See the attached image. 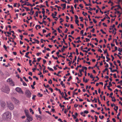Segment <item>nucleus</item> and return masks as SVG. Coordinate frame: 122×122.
I'll return each mask as SVG.
<instances>
[{
    "label": "nucleus",
    "mask_w": 122,
    "mask_h": 122,
    "mask_svg": "<svg viewBox=\"0 0 122 122\" xmlns=\"http://www.w3.org/2000/svg\"><path fill=\"white\" fill-rule=\"evenodd\" d=\"M11 113L10 112L7 111L3 114L2 118L4 120L8 121L10 120L11 118Z\"/></svg>",
    "instance_id": "nucleus-1"
},
{
    "label": "nucleus",
    "mask_w": 122,
    "mask_h": 122,
    "mask_svg": "<svg viewBox=\"0 0 122 122\" xmlns=\"http://www.w3.org/2000/svg\"><path fill=\"white\" fill-rule=\"evenodd\" d=\"M7 107L10 110H12L14 108V105L10 102H7Z\"/></svg>",
    "instance_id": "nucleus-2"
},
{
    "label": "nucleus",
    "mask_w": 122,
    "mask_h": 122,
    "mask_svg": "<svg viewBox=\"0 0 122 122\" xmlns=\"http://www.w3.org/2000/svg\"><path fill=\"white\" fill-rule=\"evenodd\" d=\"M1 90L3 92L8 94L9 93L10 90L8 87L5 86H3Z\"/></svg>",
    "instance_id": "nucleus-3"
},
{
    "label": "nucleus",
    "mask_w": 122,
    "mask_h": 122,
    "mask_svg": "<svg viewBox=\"0 0 122 122\" xmlns=\"http://www.w3.org/2000/svg\"><path fill=\"white\" fill-rule=\"evenodd\" d=\"M25 114L26 117H27V119L25 120V122H30V121L32 120V118L31 117L30 115H29L28 112H25Z\"/></svg>",
    "instance_id": "nucleus-4"
},
{
    "label": "nucleus",
    "mask_w": 122,
    "mask_h": 122,
    "mask_svg": "<svg viewBox=\"0 0 122 122\" xmlns=\"http://www.w3.org/2000/svg\"><path fill=\"white\" fill-rule=\"evenodd\" d=\"M25 93L26 96L27 98H29L31 97V93L29 90H26Z\"/></svg>",
    "instance_id": "nucleus-5"
},
{
    "label": "nucleus",
    "mask_w": 122,
    "mask_h": 122,
    "mask_svg": "<svg viewBox=\"0 0 122 122\" xmlns=\"http://www.w3.org/2000/svg\"><path fill=\"white\" fill-rule=\"evenodd\" d=\"M7 81L9 82L10 85L13 86H15L14 82L11 78H9L7 80Z\"/></svg>",
    "instance_id": "nucleus-6"
},
{
    "label": "nucleus",
    "mask_w": 122,
    "mask_h": 122,
    "mask_svg": "<svg viewBox=\"0 0 122 122\" xmlns=\"http://www.w3.org/2000/svg\"><path fill=\"white\" fill-rule=\"evenodd\" d=\"M11 99L12 101H13L15 103L17 104H19L20 102L18 100L16 99L14 97H12Z\"/></svg>",
    "instance_id": "nucleus-7"
},
{
    "label": "nucleus",
    "mask_w": 122,
    "mask_h": 122,
    "mask_svg": "<svg viewBox=\"0 0 122 122\" xmlns=\"http://www.w3.org/2000/svg\"><path fill=\"white\" fill-rule=\"evenodd\" d=\"M16 91L19 93L23 94V91H22L21 88L19 87H17L15 88Z\"/></svg>",
    "instance_id": "nucleus-8"
},
{
    "label": "nucleus",
    "mask_w": 122,
    "mask_h": 122,
    "mask_svg": "<svg viewBox=\"0 0 122 122\" xmlns=\"http://www.w3.org/2000/svg\"><path fill=\"white\" fill-rule=\"evenodd\" d=\"M117 6L118 7V8H117V9H114V10H115L116 11H117V10H118L119 9H122L121 7H120V5H116L115 6H112L111 8V10H112L113 9V8L115 7H117Z\"/></svg>",
    "instance_id": "nucleus-9"
},
{
    "label": "nucleus",
    "mask_w": 122,
    "mask_h": 122,
    "mask_svg": "<svg viewBox=\"0 0 122 122\" xmlns=\"http://www.w3.org/2000/svg\"><path fill=\"white\" fill-rule=\"evenodd\" d=\"M113 95V93L112 92H111L110 94V96H109V97H110L112 99V101L115 102L116 101V100L115 99V97H112V96Z\"/></svg>",
    "instance_id": "nucleus-10"
},
{
    "label": "nucleus",
    "mask_w": 122,
    "mask_h": 122,
    "mask_svg": "<svg viewBox=\"0 0 122 122\" xmlns=\"http://www.w3.org/2000/svg\"><path fill=\"white\" fill-rule=\"evenodd\" d=\"M1 106L3 107H4L6 105V103L5 102L3 101H1L0 102Z\"/></svg>",
    "instance_id": "nucleus-11"
},
{
    "label": "nucleus",
    "mask_w": 122,
    "mask_h": 122,
    "mask_svg": "<svg viewBox=\"0 0 122 122\" xmlns=\"http://www.w3.org/2000/svg\"><path fill=\"white\" fill-rule=\"evenodd\" d=\"M79 71L80 73V74L81 75H79V74L78 73V76L81 77V76L82 75V71H83V72H84L83 69H82V70H79Z\"/></svg>",
    "instance_id": "nucleus-12"
},
{
    "label": "nucleus",
    "mask_w": 122,
    "mask_h": 122,
    "mask_svg": "<svg viewBox=\"0 0 122 122\" xmlns=\"http://www.w3.org/2000/svg\"><path fill=\"white\" fill-rule=\"evenodd\" d=\"M68 46H63V48L61 49V51L62 52H64V51L65 50V48H67Z\"/></svg>",
    "instance_id": "nucleus-13"
},
{
    "label": "nucleus",
    "mask_w": 122,
    "mask_h": 122,
    "mask_svg": "<svg viewBox=\"0 0 122 122\" xmlns=\"http://www.w3.org/2000/svg\"><path fill=\"white\" fill-rule=\"evenodd\" d=\"M106 18L108 19H110V18L108 16H107V17L105 16V17L102 19L101 20V21H104V20H105Z\"/></svg>",
    "instance_id": "nucleus-14"
},
{
    "label": "nucleus",
    "mask_w": 122,
    "mask_h": 122,
    "mask_svg": "<svg viewBox=\"0 0 122 122\" xmlns=\"http://www.w3.org/2000/svg\"><path fill=\"white\" fill-rule=\"evenodd\" d=\"M109 79L110 80V81L109 82V85L111 86H112V85L111 83V82L112 81V77L111 76H110V78H109Z\"/></svg>",
    "instance_id": "nucleus-15"
},
{
    "label": "nucleus",
    "mask_w": 122,
    "mask_h": 122,
    "mask_svg": "<svg viewBox=\"0 0 122 122\" xmlns=\"http://www.w3.org/2000/svg\"><path fill=\"white\" fill-rule=\"evenodd\" d=\"M91 100L92 101V102H93L94 101H95L94 102L95 103H96L97 102V99L95 97L94 98V99L93 100H92V99H91Z\"/></svg>",
    "instance_id": "nucleus-16"
},
{
    "label": "nucleus",
    "mask_w": 122,
    "mask_h": 122,
    "mask_svg": "<svg viewBox=\"0 0 122 122\" xmlns=\"http://www.w3.org/2000/svg\"><path fill=\"white\" fill-rule=\"evenodd\" d=\"M37 96L39 97H42L43 96V95L42 94H41L40 93H39L37 94Z\"/></svg>",
    "instance_id": "nucleus-17"
},
{
    "label": "nucleus",
    "mask_w": 122,
    "mask_h": 122,
    "mask_svg": "<svg viewBox=\"0 0 122 122\" xmlns=\"http://www.w3.org/2000/svg\"><path fill=\"white\" fill-rule=\"evenodd\" d=\"M110 86H110L109 85L108 86H107V87H108V90H109L111 91H112V89L111 88H110Z\"/></svg>",
    "instance_id": "nucleus-18"
},
{
    "label": "nucleus",
    "mask_w": 122,
    "mask_h": 122,
    "mask_svg": "<svg viewBox=\"0 0 122 122\" xmlns=\"http://www.w3.org/2000/svg\"><path fill=\"white\" fill-rule=\"evenodd\" d=\"M77 58V57L76 56H75V58L74 60L73 61L72 63V64H73L75 62V61L76 60Z\"/></svg>",
    "instance_id": "nucleus-19"
},
{
    "label": "nucleus",
    "mask_w": 122,
    "mask_h": 122,
    "mask_svg": "<svg viewBox=\"0 0 122 122\" xmlns=\"http://www.w3.org/2000/svg\"><path fill=\"white\" fill-rule=\"evenodd\" d=\"M78 93L77 92H73L72 95V97H74V95H77L78 94Z\"/></svg>",
    "instance_id": "nucleus-20"
},
{
    "label": "nucleus",
    "mask_w": 122,
    "mask_h": 122,
    "mask_svg": "<svg viewBox=\"0 0 122 122\" xmlns=\"http://www.w3.org/2000/svg\"><path fill=\"white\" fill-rule=\"evenodd\" d=\"M47 69H48L50 71H53L54 70L52 69L51 68H50L49 67H47Z\"/></svg>",
    "instance_id": "nucleus-21"
},
{
    "label": "nucleus",
    "mask_w": 122,
    "mask_h": 122,
    "mask_svg": "<svg viewBox=\"0 0 122 122\" xmlns=\"http://www.w3.org/2000/svg\"><path fill=\"white\" fill-rule=\"evenodd\" d=\"M33 10V8H31V9L30 11V13L32 12L31 15H33L34 14V11H33L32 10Z\"/></svg>",
    "instance_id": "nucleus-22"
},
{
    "label": "nucleus",
    "mask_w": 122,
    "mask_h": 122,
    "mask_svg": "<svg viewBox=\"0 0 122 122\" xmlns=\"http://www.w3.org/2000/svg\"><path fill=\"white\" fill-rule=\"evenodd\" d=\"M98 0H96V2L94 1L93 0L92 1V2L93 4H94L95 3H96L97 4H99V3L98 2H97V1Z\"/></svg>",
    "instance_id": "nucleus-23"
},
{
    "label": "nucleus",
    "mask_w": 122,
    "mask_h": 122,
    "mask_svg": "<svg viewBox=\"0 0 122 122\" xmlns=\"http://www.w3.org/2000/svg\"><path fill=\"white\" fill-rule=\"evenodd\" d=\"M23 8L25 9H26V11H29L30 10V9H29V8H28V7H24Z\"/></svg>",
    "instance_id": "nucleus-24"
},
{
    "label": "nucleus",
    "mask_w": 122,
    "mask_h": 122,
    "mask_svg": "<svg viewBox=\"0 0 122 122\" xmlns=\"http://www.w3.org/2000/svg\"><path fill=\"white\" fill-rule=\"evenodd\" d=\"M115 107L116 108V109H115V108L114 107V109L115 110L116 112H117V111L118 109V106H116Z\"/></svg>",
    "instance_id": "nucleus-25"
},
{
    "label": "nucleus",
    "mask_w": 122,
    "mask_h": 122,
    "mask_svg": "<svg viewBox=\"0 0 122 122\" xmlns=\"http://www.w3.org/2000/svg\"><path fill=\"white\" fill-rule=\"evenodd\" d=\"M117 39H113V42H114V41H115V42L116 44L117 45H118V43L117 41Z\"/></svg>",
    "instance_id": "nucleus-26"
},
{
    "label": "nucleus",
    "mask_w": 122,
    "mask_h": 122,
    "mask_svg": "<svg viewBox=\"0 0 122 122\" xmlns=\"http://www.w3.org/2000/svg\"><path fill=\"white\" fill-rule=\"evenodd\" d=\"M108 69L107 68H105L104 69V70L102 71L104 73L106 71H107V70H108Z\"/></svg>",
    "instance_id": "nucleus-27"
},
{
    "label": "nucleus",
    "mask_w": 122,
    "mask_h": 122,
    "mask_svg": "<svg viewBox=\"0 0 122 122\" xmlns=\"http://www.w3.org/2000/svg\"><path fill=\"white\" fill-rule=\"evenodd\" d=\"M76 54L78 55L79 54V53L78 52V50L77 48L76 49Z\"/></svg>",
    "instance_id": "nucleus-28"
},
{
    "label": "nucleus",
    "mask_w": 122,
    "mask_h": 122,
    "mask_svg": "<svg viewBox=\"0 0 122 122\" xmlns=\"http://www.w3.org/2000/svg\"><path fill=\"white\" fill-rule=\"evenodd\" d=\"M82 69H85L86 71L87 70V67H86L85 66H82Z\"/></svg>",
    "instance_id": "nucleus-29"
},
{
    "label": "nucleus",
    "mask_w": 122,
    "mask_h": 122,
    "mask_svg": "<svg viewBox=\"0 0 122 122\" xmlns=\"http://www.w3.org/2000/svg\"><path fill=\"white\" fill-rule=\"evenodd\" d=\"M118 51L120 52H122V49H121L119 47L118 48Z\"/></svg>",
    "instance_id": "nucleus-30"
},
{
    "label": "nucleus",
    "mask_w": 122,
    "mask_h": 122,
    "mask_svg": "<svg viewBox=\"0 0 122 122\" xmlns=\"http://www.w3.org/2000/svg\"><path fill=\"white\" fill-rule=\"evenodd\" d=\"M72 79V77L71 76H70L69 77V78L68 79L67 81H70L71 79Z\"/></svg>",
    "instance_id": "nucleus-31"
},
{
    "label": "nucleus",
    "mask_w": 122,
    "mask_h": 122,
    "mask_svg": "<svg viewBox=\"0 0 122 122\" xmlns=\"http://www.w3.org/2000/svg\"><path fill=\"white\" fill-rule=\"evenodd\" d=\"M94 117H95V122H97V117L96 115H95L94 116Z\"/></svg>",
    "instance_id": "nucleus-32"
},
{
    "label": "nucleus",
    "mask_w": 122,
    "mask_h": 122,
    "mask_svg": "<svg viewBox=\"0 0 122 122\" xmlns=\"http://www.w3.org/2000/svg\"><path fill=\"white\" fill-rule=\"evenodd\" d=\"M106 58L107 59V60H106V61L107 62H108V61L110 60V59L107 56H106Z\"/></svg>",
    "instance_id": "nucleus-33"
},
{
    "label": "nucleus",
    "mask_w": 122,
    "mask_h": 122,
    "mask_svg": "<svg viewBox=\"0 0 122 122\" xmlns=\"http://www.w3.org/2000/svg\"><path fill=\"white\" fill-rule=\"evenodd\" d=\"M100 31L102 32V33L103 34H106V33L102 29H101Z\"/></svg>",
    "instance_id": "nucleus-34"
},
{
    "label": "nucleus",
    "mask_w": 122,
    "mask_h": 122,
    "mask_svg": "<svg viewBox=\"0 0 122 122\" xmlns=\"http://www.w3.org/2000/svg\"><path fill=\"white\" fill-rule=\"evenodd\" d=\"M23 78L25 80L27 81V82H28V79H26V78L25 77V76H24L23 77Z\"/></svg>",
    "instance_id": "nucleus-35"
},
{
    "label": "nucleus",
    "mask_w": 122,
    "mask_h": 122,
    "mask_svg": "<svg viewBox=\"0 0 122 122\" xmlns=\"http://www.w3.org/2000/svg\"><path fill=\"white\" fill-rule=\"evenodd\" d=\"M30 112H32V114H34V112H33L31 108L30 109Z\"/></svg>",
    "instance_id": "nucleus-36"
},
{
    "label": "nucleus",
    "mask_w": 122,
    "mask_h": 122,
    "mask_svg": "<svg viewBox=\"0 0 122 122\" xmlns=\"http://www.w3.org/2000/svg\"><path fill=\"white\" fill-rule=\"evenodd\" d=\"M108 83H107L104 84V89H105L106 88V86L107 85Z\"/></svg>",
    "instance_id": "nucleus-37"
},
{
    "label": "nucleus",
    "mask_w": 122,
    "mask_h": 122,
    "mask_svg": "<svg viewBox=\"0 0 122 122\" xmlns=\"http://www.w3.org/2000/svg\"><path fill=\"white\" fill-rule=\"evenodd\" d=\"M57 30H58V32L59 33H60L62 32V31L59 28H58Z\"/></svg>",
    "instance_id": "nucleus-38"
},
{
    "label": "nucleus",
    "mask_w": 122,
    "mask_h": 122,
    "mask_svg": "<svg viewBox=\"0 0 122 122\" xmlns=\"http://www.w3.org/2000/svg\"><path fill=\"white\" fill-rule=\"evenodd\" d=\"M38 110L39 112V113L40 114H41V109L40 107H38Z\"/></svg>",
    "instance_id": "nucleus-39"
},
{
    "label": "nucleus",
    "mask_w": 122,
    "mask_h": 122,
    "mask_svg": "<svg viewBox=\"0 0 122 122\" xmlns=\"http://www.w3.org/2000/svg\"><path fill=\"white\" fill-rule=\"evenodd\" d=\"M36 97V95H33L32 97V99L33 100H35V98Z\"/></svg>",
    "instance_id": "nucleus-40"
},
{
    "label": "nucleus",
    "mask_w": 122,
    "mask_h": 122,
    "mask_svg": "<svg viewBox=\"0 0 122 122\" xmlns=\"http://www.w3.org/2000/svg\"><path fill=\"white\" fill-rule=\"evenodd\" d=\"M80 33L81 34H82V35L83 36H84V35H83V30H82L81 31Z\"/></svg>",
    "instance_id": "nucleus-41"
},
{
    "label": "nucleus",
    "mask_w": 122,
    "mask_h": 122,
    "mask_svg": "<svg viewBox=\"0 0 122 122\" xmlns=\"http://www.w3.org/2000/svg\"><path fill=\"white\" fill-rule=\"evenodd\" d=\"M51 34V33H49L47 35H46V37H47L48 36H49L50 37H51L50 34Z\"/></svg>",
    "instance_id": "nucleus-42"
},
{
    "label": "nucleus",
    "mask_w": 122,
    "mask_h": 122,
    "mask_svg": "<svg viewBox=\"0 0 122 122\" xmlns=\"http://www.w3.org/2000/svg\"><path fill=\"white\" fill-rule=\"evenodd\" d=\"M60 94H61V95L62 96V97L63 98L65 96H64V94L63 92H61V93H60Z\"/></svg>",
    "instance_id": "nucleus-43"
},
{
    "label": "nucleus",
    "mask_w": 122,
    "mask_h": 122,
    "mask_svg": "<svg viewBox=\"0 0 122 122\" xmlns=\"http://www.w3.org/2000/svg\"><path fill=\"white\" fill-rule=\"evenodd\" d=\"M84 113L88 114L89 113V112L88 111L85 110L84 111Z\"/></svg>",
    "instance_id": "nucleus-44"
},
{
    "label": "nucleus",
    "mask_w": 122,
    "mask_h": 122,
    "mask_svg": "<svg viewBox=\"0 0 122 122\" xmlns=\"http://www.w3.org/2000/svg\"><path fill=\"white\" fill-rule=\"evenodd\" d=\"M41 59V57H39L37 59V61L38 62H39L40 61V60Z\"/></svg>",
    "instance_id": "nucleus-45"
},
{
    "label": "nucleus",
    "mask_w": 122,
    "mask_h": 122,
    "mask_svg": "<svg viewBox=\"0 0 122 122\" xmlns=\"http://www.w3.org/2000/svg\"><path fill=\"white\" fill-rule=\"evenodd\" d=\"M75 16L76 18V20H78L77 19H78V18L77 16L76 15H75Z\"/></svg>",
    "instance_id": "nucleus-46"
},
{
    "label": "nucleus",
    "mask_w": 122,
    "mask_h": 122,
    "mask_svg": "<svg viewBox=\"0 0 122 122\" xmlns=\"http://www.w3.org/2000/svg\"><path fill=\"white\" fill-rule=\"evenodd\" d=\"M30 52H28L26 53L25 54V56H28L27 55H28V54Z\"/></svg>",
    "instance_id": "nucleus-47"
},
{
    "label": "nucleus",
    "mask_w": 122,
    "mask_h": 122,
    "mask_svg": "<svg viewBox=\"0 0 122 122\" xmlns=\"http://www.w3.org/2000/svg\"><path fill=\"white\" fill-rule=\"evenodd\" d=\"M63 41L64 42V43L66 45H67V43H65V41L64 39H63Z\"/></svg>",
    "instance_id": "nucleus-48"
},
{
    "label": "nucleus",
    "mask_w": 122,
    "mask_h": 122,
    "mask_svg": "<svg viewBox=\"0 0 122 122\" xmlns=\"http://www.w3.org/2000/svg\"><path fill=\"white\" fill-rule=\"evenodd\" d=\"M85 39L86 40V42H88V41H90V39H88L87 38H86Z\"/></svg>",
    "instance_id": "nucleus-49"
},
{
    "label": "nucleus",
    "mask_w": 122,
    "mask_h": 122,
    "mask_svg": "<svg viewBox=\"0 0 122 122\" xmlns=\"http://www.w3.org/2000/svg\"><path fill=\"white\" fill-rule=\"evenodd\" d=\"M39 7H40V8H41L42 7H45V6L44 5H41L40 6H39Z\"/></svg>",
    "instance_id": "nucleus-50"
},
{
    "label": "nucleus",
    "mask_w": 122,
    "mask_h": 122,
    "mask_svg": "<svg viewBox=\"0 0 122 122\" xmlns=\"http://www.w3.org/2000/svg\"><path fill=\"white\" fill-rule=\"evenodd\" d=\"M27 18L28 19V20H30V19H32V17L31 16H30V19H28V17H27Z\"/></svg>",
    "instance_id": "nucleus-51"
},
{
    "label": "nucleus",
    "mask_w": 122,
    "mask_h": 122,
    "mask_svg": "<svg viewBox=\"0 0 122 122\" xmlns=\"http://www.w3.org/2000/svg\"><path fill=\"white\" fill-rule=\"evenodd\" d=\"M3 47L5 49V50H6V49H7V48L6 47V46L5 45H4L3 46Z\"/></svg>",
    "instance_id": "nucleus-52"
},
{
    "label": "nucleus",
    "mask_w": 122,
    "mask_h": 122,
    "mask_svg": "<svg viewBox=\"0 0 122 122\" xmlns=\"http://www.w3.org/2000/svg\"><path fill=\"white\" fill-rule=\"evenodd\" d=\"M48 83L49 84H51L52 83V81L50 79L49 81H48Z\"/></svg>",
    "instance_id": "nucleus-53"
},
{
    "label": "nucleus",
    "mask_w": 122,
    "mask_h": 122,
    "mask_svg": "<svg viewBox=\"0 0 122 122\" xmlns=\"http://www.w3.org/2000/svg\"><path fill=\"white\" fill-rule=\"evenodd\" d=\"M23 85L24 86H27V84L24 81L23 82Z\"/></svg>",
    "instance_id": "nucleus-54"
},
{
    "label": "nucleus",
    "mask_w": 122,
    "mask_h": 122,
    "mask_svg": "<svg viewBox=\"0 0 122 122\" xmlns=\"http://www.w3.org/2000/svg\"><path fill=\"white\" fill-rule=\"evenodd\" d=\"M46 3V5L47 6L49 7V5H48V1H45Z\"/></svg>",
    "instance_id": "nucleus-55"
},
{
    "label": "nucleus",
    "mask_w": 122,
    "mask_h": 122,
    "mask_svg": "<svg viewBox=\"0 0 122 122\" xmlns=\"http://www.w3.org/2000/svg\"><path fill=\"white\" fill-rule=\"evenodd\" d=\"M55 6V7H57L58 9H59V8L61 9V7H60V6H58L57 5H56Z\"/></svg>",
    "instance_id": "nucleus-56"
},
{
    "label": "nucleus",
    "mask_w": 122,
    "mask_h": 122,
    "mask_svg": "<svg viewBox=\"0 0 122 122\" xmlns=\"http://www.w3.org/2000/svg\"><path fill=\"white\" fill-rule=\"evenodd\" d=\"M111 57L112 58V61H113V60H114V57L113 56V55H111Z\"/></svg>",
    "instance_id": "nucleus-57"
},
{
    "label": "nucleus",
    "mask_w": 122,
    "mask_h": 122,
    "mask_svg": "<svg viewBox=\"0 0 122 122\" xmlns=\"http://www.w3.org/2000/svg\"><path fill=\"white\" fill-rule=\"evenodd\" d=\"M38 12L37 11L36 12L35 14H36V17L38 16Z\"/></svg>",
    "instance_id": "nucleus-58"
},
{
    "label": "nucleus",
    "mask_w": 122,
    "mask_h": 122,
    "mask_svg": "<svg viewBox=\"0 0 122 122\" xmlns=\"http://www.w3.org/2000/svg\"><path fill=\"white\" fill-rule=\"evenodd\" d=\"M59 106L61 107H63V108H64L65 107V106L64 105H63V106L61 105V103H60L59 105Z\"/></svg>",
    "instance_id": "nucleus-59"
},
{
    "label": "nucleus",
    "mask_w": 122,
    "mask_h": 122,
    "mask_svg": "<svg viewBox=\"0 0 122 122\" xmlns=\"http://www.w3.org/2000/svg\"><path fill=\"white\" fill-rule=\"evenodd\" d=\"M7 6H8L9 8H13V7H12V6L10 5L9 4H8L7 5Z\"/></svg>",
    "instance_id": "nucleus-60"
},
{
    "label": "nucleus",
    "mask_w": 122,
    "mask_h": 122,
    "mask_svg": "<svg viewBox=\"0 0 122 122\" xmlns=\"http://www.w3.org/2000/svg\"><path fill=\"white\" fill-rule=\"evenodd\" d=\"M117 71V69H114L113 70H112L111 71V72L113 73L115 71Z\"/></svg>",
    "instance_id": "nucleus-61"
},
{
    "label": "nucleus",
    "mask_w": 122,
    "mask_h": 122,
    "mask_svg": "<svg viewBox=\"0 0 122 122\" xmlns=\"http://www.w3.org/2000/svg\"><path fill=\"white\" fill-rule=\"evenodd\" d=\"M28 74L31 76H32V73L31 72H30L28 73Z\"/></svg>",
    "instance_id": "nucleus-62"
},
{
    "label": "nucleus",
    "mask_w": 122,
    "mask_h": 122,
    "mask_svg": "<svg viewBox=\"0 0 122 122\" xmlns=\"http://www.w3.org/2000/svg\"><path fill=\"white\" fill-rule=\"evenodd\" d=\"M75 23L76 24H78L79 22V21L78 20H75Z\"/></svg>",
    "instance_id": "nucleus-63"
},
{
    "label": "nucleus",
    "mask_w": 122,
    "mask_h": 122,
    "mask_svg": "<svg viewBox=\"0 0 122 122\" xmlns=\"http://www.w3.org/2000/svg\"><path fill=\"white\" fill-rule=\"evenodd\" d=\"M79 6L81 8H83V7L82 6V5L81 4H80L79 5Z\"/></svg>",
    "instance_id": "nucleus-64"
}]
</instances>
